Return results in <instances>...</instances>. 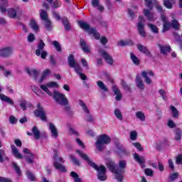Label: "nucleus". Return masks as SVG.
I'll return each instance as SVG.
<instances>
[{"label":"nucleus","mask_w":182,"mask_h":182,"mask_svg":"<svg viewBox=\"0 0 182 182\" xmlns=\"http://www.w3.org/2000/svg\"><path fill=\"white\" fill-rule=\"evenodd\" d=\"M132 146H134V147H136V149H137V150H139V151H143V148L141 147V144L139 142H134L132 143Z\"/></svg>","instance_id":"obj_57"},{"label":"nucleus","mask_w":182,"mask_h":182,"mask_svg":"<svg viewBox=\"0 0 182 182\" xmlns=\"http://www.w3.org/2000/svg\"><path fill=\"white\" fill-rule=\"evenodd\" d=\"M5 160L9 161V158L6 156L5 154V150L0 149V163H4Z\"/></svg>","instance_id":"obj_32"},{"label":"nucleus","mask_w":182,"mask_h":182,"mask_svg":"<svg viewBox=\"0 0 182 182\" xmlns=\"http://www.w3.org/2000/svg\"><path fill=\"white\" fill-rule=\"evenodd\" d=\"M149 9H144V15L146 16V18L151 22H153L156 21V18H154V14L151 13Z\"/></svg>","instance_id":"obj_18"},{"label":"nucleus","mask_w":182,"mask_h":182,"mask_svg":"<svg viewBox=\"0 0 182 182\" xmlns=\"http://www.w3.org/2000/svg\"><path fill=\"white\" fill-rule=\"evenodd\" d=\"M146 23V19L143 16H139L138 18V23L136 24L137 26V31L139 35L141 36L142 38H146L147 33H146V30L144 29V26Z\"/></svg>","instance_id":"obj_7"},{"label":"nucleus","mask_w":182,"mask_h":182,"mask_svg":"<svg viewBox=\"0 0 182 182\" xmlns=\"http://www.w3.org/2000/svg\"><path fill=\"white\" fill-rule=\"evenodd\" d=\"M50 70H46L43 73V75L38 82V83H42V82H43V80H45V78L46 77V76H48V75H50Z\"/></svg>","instance_id":"obj_50"},{"label":"nucleus","mask_w":182,"mask_h":182,"mask_svg":"<svg viewBox=\"0 0 182 182\" xmlns=\"http://www.w3.org/2000/svg\"><path fill=\"white\" fill-rule=\"evenodd\" d=\"M134 158L137 163H139V164H144V163H146V159H144V156H139L137 153L134 154Z\"/></svg>","instance_id":"obj_29"},{"label":"nucleus","mask_w":182,"mask_h":182,"mask_svg":"<svg viewBox=\"0 0 182 182\" xmlns=\"http://www.w3.org/2000/svg\"><path fill=\"white\" fill-rule=\"evenodd\" d=\"M47 87H59V85L56 82H50L46 84Z\"/></svg>","instance_id":"obj_59"},{"label":"nucleus","mask_w":182,"mask_h":182,"mask_svg":"<svg viewBox=\"0 0 182 182\" xmlns=\"http://www.w3.org/2000/svg\"><path fill=\"white\" fill-rule=\"evenodd\" d=\"M106 166L109 171L114 173L115 176H117V168H116V164H114V162L112 161H108L106 162Z\"/></svg>","instance_id":"obj_15"},{"label":"nucleus","mask_w":182,"mask_h":182,"mask_svg":"<svg viewBox=\"0 0 182 182\" xmlns=\"http://www.w3.org/2000/svg\"><path fill=\"white\" fill-rule=\"evenodd\" d=\"M37 48L38 49L36 50V55L37 56H41V53L43 51V49H45V43L43 42V41H39Z\"/></svg>","instance_id":"obj_22"},{"label":"nucleus","mask_w":182,"mask_h":182,"mask_svg":"<svg viewBox=\"0 0 182 182\" xmlns=\"http://www.w3.org/2000/svg\"><path fill=\"white\" fill-rule=\"evenodd\" d=\"M53 159H54L53 166L55 168L56 170H59V171H61V173H66L67 171L66 166L60 164V163H65V160H63V158L59 157V154L56 150H54Z\"/></svg>","instance_id":"obj_6"},{"label":"nucleus","mask_w":182,"mask_h":182,"mask_svg":"<svg viewBox=\"0 0 182 182\" xmlns=\"http://www.w3.org/2000/svg\"><path fill=\"white\" fill-rule=\"evenodd\" d=\"M171 111L172 112L173 114V117L177 118L179 116L178 110L176 108V107L171 105Z\"/></svg>","instance_id":"obj_49"},{"label":"nucleus","mask_w":182,"mask_h":182,"mask_svg":"<svg viewBox=\"0 0 182 182\" xmlns=\"http://www.w3.org/2000/svg\"><path fill=\"white\" fill-rule=\"evenodd\" d=\"M149 76H154V73L151 70H149L148 72L143 71L141 73V76L142 77L145 78V82L146 83V85H151V83H153V81L151 80V79H150V77H149Z\"/></svg>","instance_id":"obj_13"},{"label":"nucleus","mask_w":182,"mask_h":182,"mask_svg":"<svg viewBox=\"0 0 182 182\" xmlns=\"http://www.w3.org/2000/svg\"><path fill=\"white\" fill-rule=\"evenodd\" d=\"M53 97L57 103V105H60V106H64V110L68 114L69 116H73V112L69 106V101L66 96L63 93H60L58 91H54Z\"/></svg>","instance_id":"obj_2"},{"label":"nucleus","mask_w":182,"mask_h":182,"mask_svg":"<svg viewBox=\"0 0 182 182\" xmlns=\"http://www.w3.org/2000/svg\"><path fill=\"white\" fill-rule=\"evenodd\" d=\"M127 167V161L124 159L119 160L118 162V166L117 168V175H115V178L117 181H123L124 173H126V168Z\"/></svg>","instance_id":"obj_5"},{"label":"nucleus","mask_w":182,"mask_h":182,"mask_svg":"<svg viewBox=\"0 0 182 182\" xmlns=\"http://www.w3.org/2000/svg\"><path fill=\"white\" fill-rule=\"evenodd\" d=\"M70 159L71 161H73V164H75V166H80V161H79V159L75 157V156L70 155Z\"/></svg>","instance_id":"obj_51"},{"label":"nucleus","mask_w":182,"mask_h":182,"mask_svg":"<svg viewBox=\"0 0 182 182\" xmlns=\"http://www.w3.org/2000/svg\"><path fill=\"white\" fill-rule=\"evenodd\" d=\"M12 166H13V168L16 171V174H18V176H22V172L21 171V168H19L18 164L15 162H12Z\"/></svg>","instance_id":"obj_38"},{"label":"nucleus","mask_w":182,"mask_h":182,"mask_svg":"<svg viewBox=\"0 0 182 182\" xmlns=\"http://www.w3.org/2000/svg\"><path fill=\"white\" fill-rule=\"evenodd\" d=\"M112 141V139L110 136L107 134H101L97 138V141L95 142V147L99 151H103L106 149V146L110 144Z\"/></svg>","instance_id":"obj_3"},{"label":"nucleus","mask_w":182,"mask_h":182,"mask_svg":"<svg viewBox=\"0 0 182 182\" xmlns=\"http://www.w3.org/2000/svg\"><path fill=\"white\" fill-rule=\"evenodd\" d=\"M40 87H41L42 90H44V92H46V93H48V96H53V94H52L50 90H49V89H48V87L46 85H40Z\"/></svg>","instance_id":"obj_54"},{"label":"nucleus","mask_w":182,"mask_h":182,"mask_svg":"<svg viewBox=\"0 0 182 182\" xmlns=\"http://www.w3.org/2000/svg\"><path fill=\"white\" fill-rule=\"evenodd\" d=\"M32 133L36 140H39V139H41V131H39V129H38V127H33Z\"/></svg>","instance_id":"obj_27"},{"label":"nucleus","mask_w":182,"mask_h":182,"mask_svg":"<svg viewBox=\"0 0 182 182\" xmlns=\"http://www.w3.org/2000/svg\"><path fill=\"white\" fill-rule=\"evenodd\" d=\"M78 23H79L81 29L87 31L88 33H89V31H90L92 29V28H90V26L89 25V23H86L85 21H79Z\"/></svg>","instance_id":"obj_30"},{"label":"nucleus","mask_w":182,"mask_h":182,"mask_svg":"<svg viewBox=\"0 0 182 182\" xmlns=\"http://www.w3.org/2000/svg\"><path fill=\"white\" fill-rule=\"evenodd\" d=\"M79 105L80 106H81L83 112L85 113V119L86 122H89L90 123L95 122L93 115L90 114V111L89 110V108H87V106H86V104H85V102L82 100H80Z\"/></svg>","instance_id":"obj_8"},{"label":"nucleus","mask_w":182,"mask_h":182,"mask_svg":"<svg viewBox=\"0 0 182 182\" xmlns=\"http://www.w3.org/2000/svg\"><path fill=\"white\" fill-rule=\"evenodd\" d=\"M80 46L83 52L85 53H90V48L87 46V43H86L83 38L80 39Z\"/></svg>","instance_id":"obj_17"},{"label":"nucleus","mask_w":182,"mask_h":182,"mask_svg":"<svg viewBox=\"0 0 182 182\" xmlns=\"http://www.w3.org/2000/svg\"><path fill=\"white\" fill-rule=\"evenodd\" d=\"M145 6L150 10L153 9V1L151 0H145Z\"/></svg>","instance_id":"obj_56"},{"label":"nucleus","mask_w":182,"mask_h":182,"mask_svg":"<svg viewBox=\"0 0 182 182\" xmlns=\"http://www.w3.org/2000/svg\"><path fill=\"white\" fill-rule=\"evenodd\" d=\"M174 4H176V0H164V4L168 9H171Z\"/></svg>","instance_id":"obj_31"},{"label":"nucleus","mask_w":182,"mask_h":182,"mask_svg":"<svg viewBox=\"0 0 182 182\" xmlns=\"http://www.w3.org/2000/svg\"><path fill=\"white\" fill-rule=\"evenodd\" d=\"M175 140H176V141L181 140V129H176L175 130Z\"/></svg>","instance_id":"obj_43"},{"label":"nucleus","mask_w":182,"mask_h":182,"mask_svg":"<svg viewBox=\"0 0 182 182\" xmlns=\"http://www.w3.org/2000/svg\"><path fill=\"white\" fill-rule=\"evenodd\" d=\"M118 156L119 157H122V156H129L130 155V152L127 150H126V149H124L122 146H119L118 148V151H117Z\"/></svg>","instance_id":"obj_26"},{"label":"nucleus","mask_w":182,"mask_h":182,"mask_svg":"<svg viewBox=\"0 0 182 182\" xmlns=\"http://www.w3.org/2000/svg\"><path fill=\"white\" fill-rule=\"evenodd\" d=\"M28 74L31 76H34L35 80H38V77L39 76V71H38L36 70H31L28 71Z\"/></svg>","instance_id":"obj_45"},{"label":"nucleus","mask_w":182,"mask_h":182,"mask_svg":"<svg viewBox=\"0 0 182 182\" xmlns=\"http://www.w3.org/2000/svg\"><path fill=\"white\" fill-rule=\"evenodd\" d=\"M70 175H71V177L74 178L75 182H82V179L79 178V175L77 174V173L75 171H72L70 173Z\"/></svg>","instance_id":"obj_42"},{"label":"nucleus","mask_w":182,"mask_h":182,"mask_svg":"<svg viewBox=\"0 0 182 182\" xmlns=\"http://www.w3.org/2000/svg\"><path fill=\"white\" fill-rule=\"evenodd\" d=\"M118 46H133L134 43L132 40H121L117 43Z\"/></svg>","instance_id":"obj_23"},{"label":"nucleus","mask_w":182,"mask_h":182,"mask_svg":"<svg viewBox=\"0 0 182 182\" xmlns=\"http://www.w3.org/2000/svg\"><path fill=\"white\" fill-rule=\"evenodd\" d=\"M178 177V173L176 172V173H171L169 176V180L171 181H174V180H176Z\"/></svg>","instance_id":"obj_61"},{"label":"nucleus","mask_w":182,"mask_h":182,"mask_svg":"<svg viewBox=\"0 0 182 182\" xmlns=\"http://www.w3.org/2000/svg\"><path fill=\"white\" fill-rule=\"evenodd\" d=\"M171 26L173 28V29H175V31H178L180 29V23H178V21L176 19L172 21Z\"/></svg>","instance_id":"obj_37"},{"label":"nucleus","mask_w":182,"mask_h":182,"mask_svg":"<svg viewBox=\"0 0 182 182\" xmlns=\"http://www.w3.org/2000/svg\"><path fill=\"white\" fill-rule=\"evenodd\" d=\"M13 52L14 50L11 47L3 48L0 49V56H1V58H9Z\"/></svg>","instance_id":"obj_12"},{"label":"nucleus","mask_w":182,"mask_h":182,"mask_svg":"<svg viewBox=\"0 0 182 182\" xmlns=\"http://www.w3.org/2000/svg\"><path fill=\"white\" fill-rule=\"evenodd\" d=\"M162 21L164 22L163 32H167V31H170V28H171V23L167 21V18L164 16H162Z\"/></svg>","instance_id":"obj_24"},{"label":"nucleus","mask_w":182,"mask_h":182,"mask_svg":"<svg viewBox=\"0 0 182 182\" xmlns=\"http://www.w3.org/2000/svg\"><path fill=\"white\" fill-rule=\"evenodd\" d=\"M154 171H153L152 169H150V168H146L145 169V174L146 176H149V177H151V176H153Z\"/></svg>","instance_id":"obj_63"},{"label":"nucleus","mask_w":182,"mask_h":182,"mask_svg":"<svg viewBox=\"0 0 182 182\" xmlns=\"http://www.w3.org/2000/svg\"><path fill=\"white\" fill-rule=\"evenodd\" d=\"M130 58H131L133 63H134V65L140 64V60H139V58L136 55H134V54H133V53H130Z\"/></svg>","instance_id":"obj_47"},{"label":"nucleus","mask_w":182,"mask_h":182,"mask_svg":"<svg viewBox=\"0 0 182 182\" xmlns=\"http://www.w3.org/2000/svg\"><path fill=\"white\" fill-rule=\"evenodd\" d=\"M68 60L70 68H73V69H75V72H76L77 75H79L82 80H86V79H87V77L86 76V75L82 73V68H80L79 63H77V62L75 60V55L70 54L68 56Z\"/></svg>","instance_id":"obj_4"},{"label":"nucleus","mask_w":182,"mask_h":182,"mask_svg":"<svg viewBox=\"0 0 182 182\" xmlns=\"http://www.w3.org/2000/svg\"><path fill=\"white\" fill-rule=\"evenodd\" d=\"M11 148L12 153H13L14 156L16 159H23V156H22V154L21 153H19V151L18 150L16 146H15V145H11Z\"/></svg>","instance_id":"obj_25"},{"label":"nucleus","mask_w":182,"mask_h":182,"mask_svg":"<svg viewBox=\"0 0 182 182\" xmlns=\"http://www.w3.org/2000/svg\"><path fill=\"white\" fill-rule=\"evenodd\" d=\"M158 47L160 49L161 53L162 55H164V56H167L170 52H171V47L168 44L162 45L160 43H158Z\"/></svg>","instance_id":"obj_11"},{"label":"nucleus","mask_w":182,"mask_h":182,"mask_svg":"<svg viewBox=\"0 0 182 182\" xmlns=\"http://www.w3.org/2000/svg\"><path fill=\"white\" fill-rule=\"evenodd\" d=\"M23 153L27 154L25 156L26 161L28 163V164H32L33 163V159H35V155L29 150L28 149H23Z\"/></svg>","instance_id":"obj_10"},{"label":"nucleus","mask_w":182,"mask_h":182,"mask_svg":"<svg viewBox=\"0 0 182 182\" xmlns=\"http://www.w3.org/2000/svg\"><path fill=\"white\" fill-rule=\"evenodd\" d=\"M114 113L116 117L119 119V120L123 119V115H122V112L120 111V109H115Z\"/></svg>","instance_id":"obj_53"},{"label":"nucleus","mask_w":182,"mask_h":182,"mask_svg":"<svg viewBox=\"0 0 182 182\" xmlns=\"http://www.w3.org/2000/svg\"><path fill=\"white\" fill-rule=\"evenodd\" d=\"M89 33L93 35L95 39H100V34L96 31V28H91Z\"/></svg>","instance_id":"obj_40"},{"label":"nucleus","mask_w":182,"mask_h":182,"mask_svg":"<svg viewBox=\"0 0 182 182\" xmlns=\"http://www.w3.org/2000/svg\"><path fill=\"white\" fill-rule=\"evenodd\" d=\"M7 15L9 18H11L12 19L16 18V10L14 9H9L7 11Z\"/></svg>","instance_id":"obj_33"},{"label":"nucleus","mask_w":182,"mask_h":182,"mask_svg":"<svg viewBox=\"0 0 182 182\" xmlns=\"http://www.w3.org/2000/svg\"><path fill=\"white\" fill-rule=\"evenodd\" d=\"M135 116L137 119L141 120V122H144V120H146V116L141 111L136 112Z\"/></svg>","instance_id":"obj_36"},{"label":"nucleus","mask_w":182,"mask_h":182,"mask_svg":"<svg viewBox=\"0 0 182 182\" xmlns=\"http://www.w3.org/2000/svg\"><path fill=\"white\" fill-rule=\"evenodd\" d=\"M147 26L150 28L151 31L154 32V33H159V28H157V26L151 23H148Z\"/></svg>","instance_id":"obj_52"},{"label":"nucleus","mask_w":182,"mask_h":182,"mask_svg":"<svg viewBox=\"0 0 182 182\" xmlns=\"http://www.w3.org/2000/svg\"><path fill=\"white\" fill-rule=\"evenodd\" d=\"M97 85L98 87L101 89V90H103V92H109V89L107 88V86H106V85H105L102 81L98 80L97 82Z\"/></svg>","instance_id":"obj_35"},{"label":"nucleus","mask_w":182,"mask_h":182,"mask_svg":"<svg viewBox=\"0 0 182 182\" xmlns=\"http://www.w3.org/2000/svg\"><path fill=\"white\" fill-rule=\"evenodd\" d=\"M130 139L132 140V141H134L137 139V132L136 131H132L130 132Z\"/></svg>","instance_id":"obj_60"},{"label":"nucleus","mask_w":182,"mask_h":182,"mask_svg":"<svg viewBox=\"0 0 182 182\" xmlns=\"http://www.w3.org/2000/svg\"><path fill=\"white\" fill-rule=\"evenodd\" d=\"M43 23L47 31H50V29H52V22H50V20H49V18H48L47 20H44Z\"/></svg>","instance_id":"obj_39"},{"label":"nucleus","mask_w":182,"mask_h":182,"mask_svg":"<svg viewBox=\"0 0 182 182\" xmlns=\"http://www.w3.org/2000/svg\"><path fill=\"white\" fill-rule=\"evenodd\" d=\"M40 17L41 18L42 21H46L47 19H49L48 18V12L43 9L41 10Z\"/></svg>","instance_id":"obj_44"},{"label":"nucleus","mask_w":182,"mask_h":182,"mask_svg":"<svg viewBox=\"0 0 182 182\" xmlns=\"http://www.w3.org/2000/svg\"><path fill=\"white\" fill-rule=\"evenodd\" d=\"M122 87H124V90H126L127 92H130V86H129V85H127V82H126V81L122 80Z\"/></svg>","instance_id":"obj_58"},{"label":"nucleus","mask_w":182,"mask_h":182,"mask_svg":"<svg viewBox=\"0 0 182 182\" xmlns=\"http://www.w3.org/2000/svg\"><path fill=\"white\" fill-rule=\"evenodd\" d=\"M30 26L33 29V31H38L39 30V26H38V23L35 20H31L30 22Z\"/></svg>","instance_id":"obj_48"},{"label":"nucleus","mask_w":182,"mask_h":182,"mask_svg":"<svg viewBox=\"0 0 182 182\" xmlns=\"http://www.w3.org/2000/svg\"><path fill=\"white\" fill-rule=\"evenodd\" d=\"M0 100L2 102H6V103H8L9 105H14V101L9 97L4 94H0Z\"/></svg>","instance_id":"obj_28"},{"label":"nucleus","mask_w":182,"mask_h":182,"mask_svg":"<svg viewBox=\"0 0 182 182\" xmlns=\"http://www.w3.org/2000/svg\"><path fill=\"white\" fill-rule=\"evenodd\" d=\"M76 152L77 153V154H79L81 159H83V160H85V161H87L89 166H90L94 170H96V171H97V177L98 180H100V181H106V180H107V176L106 175V166L101 165L99 167L95 162L92 161V160L89 159V156H87L85 153L79 150L76 151Z\"/></svg>","instance_id":"obj_1"},{"label":"nucleus","mask_w":182,"mask_h":182,"mask_svg":"<svg viewBox=\"0 0 182 182\" xmlns=\"http://www.w3.org/2000/svg\"><path fill=\"white\" fill-rule=\"evenodd\" d=\"M135 83L138 89H139L140 90H144V83L143 82V80L140 76L137 75L136 77Z\"/></svg>","instance_id":"obj_20"},{"label":"nucleus","mask_w":182,"mask_h":182,"mask_svg":"<svg viewBox=\"0 0 182 182\" xmlns=\"http://www.w3.org/2000/svg\"><path fill=\"white\" fill-rule=\"evenodd\" d=\"M49 129L50 130L51 137H53V139H58L59 134L58 133V129L56 128V127H55L53 124L50 123Z\"/></svg>","instance_id":"obj_19"},{"label":"nucleus","mask_w":182,"mask_h":182,"mask_svg":"<svg viewBox=\"0 0 182 182\" xmlns=\"http://www.w3.org/2000/svg\"><path fill=\"white\" fill-rule=\"evenodd\" d=\"M62 21L65 31H70V23H69V20L68 19V18L63 17L62 18Z\"/></svg>","instance_id":"obj_34"},{"label":"nucleus","mask_w":182,"mask_h":182,"mask_svg":"<svg viewBox=\"0 0 182 182\" xmlns=\"http://www.w3.org/2000/svg\"><path fill=\"white\" fill-rule=\"evenodd\" d=\"M176 164H182V155H178L176 159Z\"/></svg>","instance_id":"obj_64"},{"label":"nucleus","mask_w":182,"mask_h":182,"mask_svg":"<svg viewBox=\"0 0 182 182\" xmlns=\"http://www.w3.org/2000/svg\"><path fill=\"white\" fill-rule=\"evenodd\" d=\"M112 92H114V95H116L115 99L117 100V102H119V100H122V92H120V90L117 87L116 85H112Z\"/></svg>","instance_id":"obj_21"},{"label":"nucleus","mask_w":182,"mask_h":182,"mask_svg":"<svg viewBox=\"0 0 182 182\" xmlns=\"http://www.w3.org/2000/svg\"><path fill=\"white\" fill-rule=\"evenodd\" d=\"M37 107L38 109L34 111L35 116H36V117H39L42 122H46L47 118L45 110H43V108L41 107V104H38Z\"/></svg>","instance_id":"obj_9"},{"label":"nucleus","mask_w":182,"mask_h":182,"mask_svg":"<svg viewBox=\"0 0 182 182\" xmlns=\"http://www.w3.org/2000/svg\"><path fill=\"white\" fill-rule=\"evenodd\" d=\"M136 48L139 52H141L142 53H144L146 56H149V58H151V53H150V50H149V48L147 47L141 45V44H137Z\"/></svg>","instance_id":"obj_16"},{"label":"nucleus","mask_w":182,"mask_h":182,"mask_svg":"<svg viewBox=\"0 0 182 182\" xmlns=\"http://www.w3.org/2000/svg\"><path fill=\"white\" fill-rule=\"evenodd\" d=\"M28 180H31V181H35V176L32 174V173L30 171H27L26 173Z\"/></svg>","instance_id":"obj_55"},{"label":"nucleus","mask_w":182,"mask_h":182,"mask_svg":"<svg viewBox=\"0 0 182 182\" xmlns=\"http://www.w3.org/2000/svg\"><path fill=\"white\" fill-rule=\"evenodd\" d=\"M52 45L55 48L57 52H62V46H60V43H59V41H54L52 42Z\"/></svg>","instance_id":"obj_41"},{"label":"nucleus","mask_w":182,"mask_h":182,"mask_svg":"<svg viewBox=\"0 0 182 182\" xmlns=\"http://www.w3.org/2000/svg\"><path fill=\"white\" fill-rule=\"evenodd\" d=\"M9 122L11 124H15L18 122V119H16V117H15V116L11 115L9 117Z\"/></svg>","instance_id":"obj_62"},{"label":"nucleus","mask_w":182,"mask_h":182,"mask_svg":"<svg viewBox=\"0 0 182 182\" xmlns=\"http://www.w3.org/2000/svg\"><path fill=\"white\" fill-rule=\"evenodd\" d=\"M98 52L109 65H113V58H112L111 55H109L106 51H105V50H99Z\"/></svg>","instance_id":"obj_14"},{"label":"nucleus","mask_w":182,"mask_h":182,"mask_svg":"<svg viewBox=\"0 0 182 182\" xmlns=\"http://www.w3.org/2000/svg\"><path fill=\"white\" fill-rule=\"evenodd\" d=\"M62 5V3L60 1H59L58 0H55L54 1H53V4H50L51 8H53V9H56L58 8H60Z\"/></svg>","instance_id":"obj_46"}]
</instances>
